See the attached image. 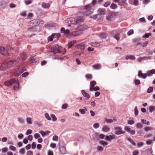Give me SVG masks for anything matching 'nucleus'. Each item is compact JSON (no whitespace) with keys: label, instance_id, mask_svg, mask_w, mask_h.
Returning <instances> with one entry per match:
<instances>
[{"label":"nucleus","instance_id":"nucleus-1","mask_svg":"<svg viewBox=\"0 0 155 155\" xmlns=\"http://www.w3.org/2000/svg\"><path fill=\"white\" fill-rule=\"evenodd\" d=\"M96 3L97 2L96 0H94L91 4V6L90 5H88L85 6L81 7L79 9L78 12L77 13V15L82 16H88L87 13L85 12L91 10L92 9L91 7H94Z\"/></svg>","mask_w":155,"mask_h":155},{"label":"nucleus","instance_id":"nucleus-2","mask_svg":"<svg viewBox=\"0 0 155 155\" xmlns=\"http://www.w3.org/2000/svg\"><path fill=\"white\" fill-rule=\"evenodd\" d=\"M13 84H15L14 87V90H18L19 87V83L18 81H16L15 79L12 78L4 82V85L7 87L10 86Z\"/></svg>","mask_w":155,"mask_h":155},{"label":"nucleus","instance_id":"nucleus-3","mask_svg":"<svg viewBox=\"0 0 155 155\" xmlns=\"http://www.w3.org/2000/svg\"><path fill=\"white\" fill-rule=\"evenodd\" d=\"M83 19V18L82 16H78L76 18H71L70 21L72 24L76 25L82 22Z\"/></svg>","mask_w":155,"mask_h":155},{"label":"nucleus","instance_id":"nucleus-4","mask_svg":"<svg viewBox=\"0 0 155 155\" xmlns=\"http://www.w3.org/2000/svg\"><path fill=\"white\" fill-rule=\"evenodd\" d=\"M44 23V22L43 20L40 19L33 20L29 22L30 24L34 25L42 24Z\"/></svg>","mask_w":155,"mask_h":155},{"label":"nucleus","instance_id":"nucleus-5","mask_svg":"<svg viewBox=\"0 0 155 155\" xmlns=\"http://www.w3.org/2000/svg\"><path fill=\"white\" fill-rule=\"evenodd\" d=\"M115 133L117 135H120L124 134L125 131L121 130V128L120 127H117L114 128Z\"/></svg>","mask_w":155,"mask_h":155},{"label":"nucleus","instance_id":"nucleus-6","mask_svg":"<svg viewBox=\"0 0 155 155\" xmlns=\"http://www.w3.org/2000/svg\"><path fill=\"white\" fill-rule=\"evenodd\" d=\"M8 50V49L5 50L3 47H0V53L3 55H8L7 50Z\"/></svg>","mask_w":155,"mask_h":155},{"label":"nucleus","instance_id":"nucleus-7","mask_svg":"<svg viewBox=\"0 0 155 155\" xmlns=\"http://www.w3.org/2000/svg\"><path fill=\"white\" fill-rule=\"evenodd\" d=\"M147 74L142 73V71H139L138 73V76L139 78H140L143 79H145L147 77Z\"/></svg>","mask_w":155,"mask_h":155},{"label":"nucleus","instance_id":"nucleus-8","mask_svg":"<svg viewBox=\"0 0 155 155\" xmlns=\"http://www.w3.org/2000/svg\"><path fill=\"white\" fill-rule=\"evenodd\" d=\"M61 48V47L59 46L58 44L54 45L51 48V52H53V51H54V50L55 51L56 50L59 49Z\"/></svg>","mask_w":155,"mask_h":155},{"label":"nucleus","instance_id":"nucleus-9","mask_svg":"<svg viewBox=\"0 0 155 155\" xmlns=\"http://www.w3.org/2000/svg\"><path fill=\"white\" fill-rule=\"evenodd\" d=\"M60 152L62 154H64L66 153V149L63 146H60L59 147Z\"/></svg>","mask_w":155,"mask_h":155},{"label":"nucleus","instance_id":"nucleus-10","mask_svg":"<svg viewBox=\"0 0 155 155\" xmlns=\"http://www.w3.org/2000/svg\"><path fill=\"white\" fill-rule=\"evenodd\" d=\"M81 92L83 96L84 97H86L87 98H89L90 97V95L88 93H87L84 90H82Z\"/></svg>","mask_w":155,"mask_h":155},{"label":"nucleus","instance_id":"nucleus-11","mask_svg":"<svg viewBox=\"0 0 155 155\" xmlns=\"http://www.w3.org/2000/svg\"><path fill=\"white\" fill-rule=\"evenodd\" d=\"M41 6L44 8H48L50 7V4L48 3L43 2L42 3Z\"/></svg>","mask_w":155,"mask_h":155},{"label":"nucleus","instance_id":"nucleus-12","mask_svg":"<svg viewBox=\"0 0 155 155\" xmlns=\"http://www.w3.org/2000/svg\"><path fill=\"white\" fill-rule=\"evenodd\" d=\"M110 130V128L107 126H104L102 128V131L104 132H108Z\"/></svg>","mask_w":155,"mask_h":155},{"label":"nucleus","instance_id":"nucleus-13","mask_svg":"<svg viewBox=\"0 0 155 155\" xmlns=\"http://www.w3.org/2000/svg\"><path fill=\"white\" fill-rule=\"evenodd\" d=\"M125 58L127 60H128L129 59L132 60H134L135 59V57L132 55H127L125 56Z\"/></svg>","mask_w":155,"mask_h":155},{"label":"nucleus","instance_id":"nucleus-14","mask_svg":"<svg viewBox=\"0 0 155 155\" xmlns=\"http://www.w3.org/2000/svg\"><path fill=\"white\" fill-rule=\"evenodd\" d=\"M29 61L31 63H36L38 61V60L34 58V57H32L29 59Z\"/></svg>","mask_w":155,"mask_h":155},{"label":"nucleus","instance_id":"nucleus-15","mask_svg":"<svg viewBox=\"0 0 155 155\" xmlns=\"http://www.w3.org/2000/svg\"><path fill=\"white\" fill-rule=\"evenodd\" d=\"M8 67L6 64H2L0 66V69L2 71H4Z\"/></svg>","mask_w":155,"mask_h":155},{"label":"nucleus","instance_id":"nucleus-16","mask_svg":"<svg viewBox=\"0 0 155 155\" xmlns=\"http://www.w3.org/2000/svg\"><path fill=\"white\" fill-rule=\"evenodd\" d=\"M126 0H120L119 5L121 6L126 5Z\"/></svg>","mask_w":155,"mask_h":155},{"label":"nucleus","instance_id":"nucleus-17","mask_svg":"<svg viewBox=\"0 0 155 155\" xmlns=\"http://www.w3.org/2000/svg\"><path fill=\"white\" fill-rule=\"evenodd\" d=\"M84 109H80L79 110V112L82 114H84L87 110L86 107H84Z\"/></svg>","mask_w":155,"mask_h":155},{"label":"nucleus","instance_id":"nucleus-18","mask_svg":"<svg viewBox=\"0 0 155 155\" xmlns=\"http://www.w3.org/2000/svg\"><path fill=\"white\" fill-rule=\"evenodd\" d=\"M155 74V69H152L150 71L147 72V74L149 76H150L151 74Z\"/></svg>","mask_w":155,"mask_h":155},{"label":"nucleus","instance_id":"nucleus-19","mask_svg":"<svg viewBox=\"0 0 155 155\" xmlns=\"http://www.w3.org/2000/svg\"><path fill=\"white\" fill-rule=\"evenodd\" d=\"M87 28V27L85 25H81L79 27V29L81 31H84Z\"/></svg>","mask_w":155,"mask_h":155},{"label":"nucleus","instance_id":"nucleus-20","mask_svg":"<svg viewBox=\"0 0 155 155\" xmlns=\"http://www.w3.org/2000/svg\"><path fill=\"white\" fill-rule=\"evenodd\" d=\"M92 46L94 47L100 46L101 45L100 43H98L96 42H92Z\"/></svg>","mask_w":155,"mask_h":155},{"label":"nucleus","instance_id":"nucleus-21","mask_svg":"<svg viewBox=\"0 0 155 155\" xmlns=\"http://www.w3.org/2000/svg\"><path fill=\"white\" fill-rule=\"evenodd\" d=\"M99 37L100 38L103 39H105L107 37V35L105 34L101 33Z\"/></svg>","mask_w":155,"mask_h":155},{"label":"nucleus","instance_id":"nucleus-22","mask_svg":"<svg viewBox=\"0 0 155 155\" xmlns=\"http://www.w3.org/2000/svg\"><path fill=\"white\" fill-rule=\"evenodd\" d=\"M99 143L101 145L103 146H105L108 144V143L107 142L103 141H99Z\"/></svg>","mask_w":155,"mask_h":155},{"label":"nucleus","instance_id":"nucleus-23","mask_svg":"<svg viewBox=\"0 0 155 155\" xmlns=\"http://www.w3.org/2000/svg\"><path fill=\"white\" fill-rule=\"evenodd\" d=\"M102 15V13H99L96 15H93L91 17V18L94 19H96L99 16Z\"/></svg>","mask_w":155,"mask_h":155},{"label":"nucleus","instance_id":"nucleus-24","mask_svg":"<svg viewBox=\"0 0 155 155\" xmlns=\"http://www.w3.org/2000/svg\"><path fill=\"white\" fill-rule=\"evenodd\" d=\"M141 122L143 124H147V125H149L150 124V122L149 121H147L144 119H142L141 120Z\"/></svg>","mask_w":155,"mask_h":155},{"label":"nucleus","instance_id":"nucleus-25","mask_svg":"<svg viewBox=\"0 0 155 155\" xmlns=\"http://www.w3.org/2000/svg\"><path fill=\"white\" fill-rule=\"evenodd\" d=\"M154 129V128L150 127H147L145 128L144 130L145 131H147L150 130H151Z\"/></svg>","mask_w":155,"mask_h":155},{"label":"nucleus","instance_id":"nucleus-26","mask_svg":"<svg viewBox=\"0 0 155 155\" xmlns=\"http://www.w3.org/2000/svg\"><path fill=\"white\" fill-rule=\"evenodd\" d=\"M136 127L137 129H141L143 127V125L140 123H137L136 125Z\"/></svg>","mask_w":155,"mask_h":155},{"label":"nucleus","instance_id":"nucleus-27","mask_svg":"<svg viewBox=\"0 0 155 155\" xmlns=\"http://www.w3.org/2000/svg\"><path fill=\"white\" fill-rule=\"evenodd\" d=\"M155 109V108L154 106H150L149 108V111L150 113H152Z\"/></svg>","mask_w":155,"mask_h":155},{"label":"nucleus","instance_id":"nucleus-28","mask_svg":"<svg viewBox=\"0 0 155 155\" xmlns=\"http://www.w3.org/2000/svg\"><path fill=\"white\" fill-rule=\"evenodd\" d=\"M14 61H8L7 63V66L8 67H10L13 64Z\"/></svg>","mask_w":155,"mask_h":155},{"label":"nucleus","instance_id":"nucleus-29","mask_svg":"<svg viewBox=\"0 0 155 155\" xmlns=\"http://www.w3.org/2000/svg\"><path fill=\"white\" fill-rule=\"evenodd\" d=\"M151 33H147L145 34V35L143 36V38H148L151 35Z\"/></svg>","mask_w":155,"mask_h":155},{"label":"nucleus","instance_id":"nucleus-30","mask_svg":"<svg viewBox=\"0 0 155 155\" xmlns=\"http://www.w3.org/2000/svg\"><path fill=\"white\" fill-rule=\"evenodd\" d=\"M93 68L96 69H100L101 68V66L100 64H97L94 65Z\"/></svg>","mask_w":155,"mask_h":155},{"label":"nucleus","instance_id":"nucleus-31","mask_svg":"<svg viewBox=\"0 0 155 155\" xmlns=\"http://www.w3.org/2000/svg\"><path fill=\"white\" fill-rule=\"evenodd\" d=\"M24 71V70L21 71L20 69V70H19L18 72H17L16 73L15 75L16 76H18Z\"/></svg>","mask_w":155,"mask_h":155},{"label":"nucleus","instance_id":"nucleus-32","mask_svg":"<svg viewBox=\"0 0 155 155\" xmlns=\"http://www.w3.org/2000/svg\"><path fill=\"white\" fill-rule=\"evenodd\" d=\"M104 9L99 8L98 9V12L100 13H102V15L104 14Z\"/></svg>","mask_w":155,"mask_h":155},{"label":"nucleus","instance_id":"nucleus-33","mask_svg":"<svg viewBox=\"0 0 155 155\" xmlns=\"http://www.w3.org/2000/svg\"><path fill=\"white\" fill-rule=\"evenodd\" d=\"M45 118L48 120H51V118L50 117L48 113H46L45 114Z\"/></svg>","mask_w":155,"mask_h":155},{"label":"nucleus","instance_id":"nucleus-34","mask_svg":"<svg viewBox=\"0 0 155 155\" xmlns=\"http://www.w3.org/2000/svg\"><path fill=\"white\" fill-rule=\"evenodd\" d=\"M110 8L111 9H114L117 8V6L114 4L112 3L110 5Z\"/></svg>","mask_w":155,"mask_h":155},{"label":"nucleus","instance_id":"nucleus-35","mask_svg":"<svg viewBox=\"0 0 155 155\" xmlns=\"http://www.w3.org/2000/svg\"><path fill=\"white\" fill-rule=\"evenodd\" d=\"M134 33V30L133 29H130L127 32V35L128 36Z\"/></svg>","mask_w":155,"mask_h":155},{"label":"nucleus","instance_id":"nucleus-36","mask_svg":"<svg viewBox=\"0 0 155 155\" xmlns=\"http://www.w3.org/2000/svg\"><path fill=\"white\" fill-rule=\"evenodd\" d=\"M31 120V119L30 117L27 118L26 120L27 123L29 124H32V123Z\"/></svg>","mask_w":155,"mask_h":155},{"label":"nucleus","instance_id":"nucleus-37","mask_svg":"<svg viewBox=\"0 0 155 155\" xmlns=\"http://www.w3.org/2000/svg\"><path fill=\"white\" fill-rule=\"evenodd\" d=\"M134 114L136 116H137L138 114L139 111L137 109V106H136L134 108Z\"/></svg>","mask_w":155,"mask_h":155},{"label":"nucleus","instance_id":"nucleus-38","mask_svg":"<svg viewBox=\"0 0 155 155\" xmlns=\"http://www.w3.org/2000/svg\"><path fill=\"white\" fill-rule=\"evenodd\" d=\"M18 120L19 122L21 124H23L24 122V120L22 118H18Z\"/></svg>","mask_w":155,"mask_h":155},{"label":"nucleus","instance_id":"nucleus-39","mask_svg":"<svg viewBox=\"0 0 155 155\" xmlns=\"http://www.w3.org/2000/svg\"><path fill=\"white\" fill-rule=\"evenodd\" d=\"M134 146H136V144L135 142L133 141L130 138H128L127 139Z\"/></svg>","mask_w":155,"mask_h":155},{"label":"nucleus","instance_id":"nucleus-40","mask_svg":"<svg viewBox=\"0 0 155 155\" xmlns=\"http://www.w3.org/2000/svg\"><path fill=\"white\" fill-rule=\"evenodd\" d=\"M153 87H151L148 88L147 90V92L148 93H151L153 91Z\"/></svg>","mask_w":155,"mask_h":155},{"label":"nucleus","instance_id":"nucleus-41","mask_svg":"<svg viewBox=\"0 0 155 155\" xmlns=\"http://www.w3.org/2000/svg\"><path fill=\"white\" fill-rule=\"evenodd\" d=\"M51 116L52 118V120L53 121H55L57 120V118L54 114H51Z\"/></svg>","mask_w":155,"mask_h":155},{"label":"nucleus","instance_id":"nucleus-42","mask_svg":"<svg viewBox=\"0 0 155 155\" xmlns=\"http://www.w3.org/2000/svg\"><path fill=\"white\" fill-rule=\"evenodd\" d=\"M134 84L136 85H138L140 83V80L138 79H135L134 81Z\"/></svg>","mask_w":155,"mask_h":155},{"label":"nucleus","instance_id":"nucleus-43","mask_svg":"<svg viewBox=\"0 0 155 155\" xmlns=\"http://www.w3.org/2000/svg\"><path fill=\"white\" fill-rule=\"evenodd\" d=\"M52 34L53 35L54 38H56L57 39L60 37L61 35L59 33H53Z\"/></svg>","mask_w":155,"mask_h":155},{"label":"nucleus","instance_id":"nucleus-44","mask_svg":"<svg viewBox=\"0 0 155 155\" xmlns=\"http://www.w3.org/2000/svg\"><path fill=\"white\" fill-rule=\"evenodd\" d=\"M86 78L87 79L91 80L92 78V76L91 74H87L86 76Z\"/></svg>","mask_w":155,"mask_h":155},{"label":"nucleus","instance_id":"nucleus-45","mask_svg":"<svg viewBox=\"0 0 155 155\" xmlns=\"http://www.w3.org/2000/svg\"><path fill=\"white\" fill-rule=\"evenodd\" d=\"M139 21L140 22H144L145 23L146 22V20L144 17H143L141 18H140L139 19Z\"/></svg>","mask_w":155,"mask_h":155},{"label":"nucleus","instance_id":"nucleus-46","mask_svg":"<svg viewBox=\"0 0 155 155\" xmlns=\"http://www.w3.org/2000/svg\"><path fill=\"white\" fill-rule=\"evenodd\" d=\"M74 43L72 42H69L68 44V48H70L74 45Z\"/></svg>","mask_w":155,"mask_h":155},{"label":"nucleus","instance_id":"nucleus-47","mask_svg":"<svg viewBox=\"0 0 155 155\" xmlns=\"http://www.w3.org/2000/svg\"><path fill=\"white\" fill-rule=\"evenodd\" d=\"M53 38H54V37L53 35L52 34L48 38V41H52Z\"/></svg>","mask_w":155,"mask_h":155},{"label":"nucleus","instance_id":"nucleus-48","mask_svg":"<svg viewBox=\"0 0 155 155\" xmlns=\"http://www.w3.org/2000/svg\"><path fill=\"white\" fill-rule=\"evenodd\" d=\"M25 152V150L24 148H21V149L19 152V153L20 154L23 155Z\"/></svg>","mask_w":155,"mask_h":155},{"label":"nucleus","instance_id":"nucleus-49","mask_svg":"<svg viewBox=\"0 0 155 155\" xmlns=\"http://www.w3.org/2000/svg\"><path fill=\"white\" fill-rule=\"evenodd\" d=\"M53 53H54V54H59L61 53V51L59 49H58L57 50H56L55 51H53V52H52Z\"/></svg>","mask_w":155,"mask_h":155},{"label":"nucleus","instance_id":"nucleus-50","mask_svg":"<svg viewBox=\"0 0 155 155\" xmlns=\"http://www.w3.org/2000/svg\"><path fill=\"white\" fill-rule=\"evenodd\" d=\"M99 127V124L98 123H96L93 125V127L95 129H97Z\"/></svg>","mask_w":155,"mask_h":155},{"label":"nucleus","instance_id":"nucleus-51","mask_svg":"<svg viewBox=\"0 0 155 155\" xmlns=\"http://www.w3.org/2000/svg\"><path fill=\"white\" fill-rule=\"evenodd\" d=\"M105 121L107 123H111L113 122V120L111 119H106L105 120Z\"/></svg>","mask_w":155,"mask_h":155},{"label":"nucleus","instance_id":"nucleus-52","mask_svg":"<svg viewBox=\"0 0 155 155\" xmlns=\"http://www.w3.org/2000/svg\"><path fill=\"white\" fill-rule=\"evenodd\" d=\"M9 149L12 151H15L16 150V148L13 146H10L9 147Z\"/></svg>","mask_w":155,"mask_h":155},{"label":"nucleus","instance_id":"nucleus-53","mask_svg":"<svg viewBox=\"0 0 155 155\" xmlns=\"http://www.w3.org/2000/svg\"><path fill=\"white\" fill-rule=\"evenodd\" d=\"M148 44V41H146L145 42L141 44V46L142 47H145L147 46V44Z\"/></svg>","mask_w":155,"mask_h":155},{"label":"nucleus","instance_id":"nucleus-54","mask_svg":"<svg viewBox=\"0 0 155 155\" xmlns=\"http://www.w3.org/2000/svg\"><path fill=\"white\" fill-rule=\"evenodd\" d=\"M97 150L98 151H103V148L101 146H99L97 147Z\"/></svg>","mask_w":155,"mask_h":155},{"label":"nucleus","instance_id":"nucleus-55","mask_svg":"<svg viewBox=\"0 0 155 155\" xmlns=\"http://www.w3.org/2000/svg\"><path fill=\"white\" fill-rule=\"evenodd\" d=\"M109 136L110 137V140H113L115 138V135L113 134H111L110 136Z\"/></svg>","mask_w":155,"mask_h":155},{"label":"nucleus","instance_id":"nucleus-56","mask_svg":"<svg viewBox=\"0 0 155 155\" xmlns=\"http://www.w3.org/2000/svg\"><path fill=\"white\" fill-rule=\"evenodd\" d=\"M36 144L35 142H33L31 144V148L33 149H35L36 146Z\"/></svg>","mask_w":155,"mask_h":155},{"label":"nucleus","instance_id":"nucleus-57","mask_svg":"<svg viewBox=\"0 0 155 155\" xmlns=\"http://www.w3.org/2000/svg\"><path fill=\"white\" fill-rule=\"evenodd\" d=\"M114 38H115L117 40H119V34H117L115 35Z\"/></svg>","mask_w":155,"mask_h":155},{"label":"nucleus","instance_id":"nucleus-58","mask_svg":"<svg viewBox=\"0 0 155 155\" xmlns=\"http://www.w3.org/2000/svg\"><path fill=\"white\" fill-rule=\"evenodd\" d=\"M110 2L108 1L105 3L104 5V6L105 7H107L110 4Z\"/></svg>","mask_w":155,"mask_h":155},{"label":"nucleus","instance_id":"nucleus-59","mask_svg":"<svg viewBox=\"0 0 155 155\" xmlns=\"http://www.w3.org/2000/svg\"><path fill=\"white\" fill-rule=\"evenodd\" d=\"M32 133V130L30 129H29L27 130L26 133V134L27 135H28L29 134H31Z\"/></svg>","mask_w":155,"mask_h":155},{"label":"nucleus","instance_id":"nucleus-60","mask_svg":"<svg viewBox=\"0 0 155 155\" xmlns=\"http://www.w3.org/2000/svg\"><path fill=\"white\" fill-rule=\"evenodd\" d=\"M96 82L94 81H93L90 83V85L91 86L94 87L96 85Z\"/></svg>","mask_w":155,"mask_h":155},{"label":"nucleus","instance_id":"nucleus-61","mask_svg":"<svg viewBox=\"0 0 155 155\" xmlns=\"http://www.w3.org/2000/svg\"><path fill=\"white\" fill-rule=\"evenodd\" d=\"M78 48L82 50H84V46L83 45H80L78 46Z\"/></svg>","mask_w":155,"mask_h":155},{"label":"nucleus","instance_id":"nucleus-62","mask_svg":"<svg viewBox=\"0 0 155 155\" xmlns=\"http://www.w3.org/2000/svg\"><path fill=\"white\" fill-rule=\"evenodd\" d=\"M127 123L129 124L132 125L134 123V121L133 120H128Z\"/></svg>","mask_w":155,"mask_h":155},{"label":"nucleus","instance_id":"nucleus-63","mask_svg":"<svg viewBox=\"0 0 155 155\" xmlns=\"http://www.w3.org/2000/svg\"><path fill=\"white\" fill-rule=\"evenodd\" d=\"M58 137L57 136H53L52 138V139L54 141H58Z\"/></svg>","mask_w":155,"mask_h":155},{"label":"nucleus","instance_id":"nucleus-64","mask_svg":"<svg viewBox=\"0 0 155 155\" xmlns=\"http://www.w3.org/2000/svg\"><path fill=\"white\" fill-rule=\"evenodd\" d=\"M68 107V105L66 104H63L61 107V108L62 109H65Z\"/></svg>","mask_w":155,"mask_h":155}]
</instances>
